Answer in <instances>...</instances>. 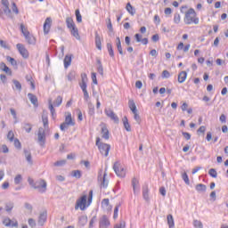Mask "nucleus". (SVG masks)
I'll use <instances>...</instances> for the list:
<instances>
[{
	"instance_id": "nucleus-12",
	"label": "nucleus",
	"mask_w": 228,
	"mask_h": 228,
	"mask_svg": "<svg viewBox=\"0 0 228 228\" xmlns=\"http://www.w3.org/2000/svg\"><path fill=\"white\" fill-rule=\"evenodd\" d=\"M132 186L134 195L140 193V182L138 181V179H136V177H134L132 179Z\"/></svg>"
},
{
	"instance_id": "nucleus-18",
	"label": "nucleus",
	"mask_w": 228,
	"mask_h": 228,
	"mask_svg": "<svg viewBox=\"0 0 228 228\" xmlns=\"http://www.w3.org/2000/svg\"><path fill=\"white\" fill-rule=\"evenodd\" d=\"M69 31L72 37H75L77 40H81V37L79 36V30L77 29V27H73L72 28H69Z\"/></svg>"
},
{
	"instance_id": "nucleus-2",
	"label": "nucleus",
	"mask_w": 228,
	"mask_h": 228,
	"mask_svg": "<svg viewBox=\"0 0 228 228\" xmlns=\"http://www.w3.org/2000/svg\"><path fill=\"white\" fill-rule=\"evenodd\" d=\"M197 17V13H195V10L191 8L185 13L184 22L185 24H199V18Z\"/></svg>"
},
{
	"instance_id": "nucleus-26",
	"label": "nucleus",
	"mask_w": 228,
	"mask_h": 228,
	"mask_svg": "<svg viewBox=\"0 0 228 228\" xmlns=\"http://www.w3.org/2000/svg\"><path fill=\"white\" fill-rule=\"evenodd\" d=\"M70 63H72V55H66L64 58V68L69 69Z\"/></svg>"
},
{
	"instance_id": "nucleus-3",
	"label": "nucleus",
	"mask_w": 228,
	"mask_h": 228,
	"mask_svg": "<svg viewBox=\"0 0 228 228\" xmlns=\"http://www.w3.org/2000/svg\"><path fill=\"white\" fill-rule=\"evenodd\" d=\"M34 190H38L39 193L47 191V183L44 179H39L35 182Z\"/></svg>"
},
{
	"instance_id": "nucleus-60",
	"label": "nucleus",
	"mask_w": 228,
	"mask_h": 228,
	"mask_svg": "<svg viewBox=\"0 0 228 228\" xmlns=\"http://www.w3.org/2000/svg\"><path fill=\"white\" fill-rule=\"evenodd\" d=\"M91 77H92V81H93V83H94V85H97V73H95V72H93L92 74H91Z\"/></svg>"
},
{
	"instance_id": "nucleus-52",
	"label": "nucleus",
	"mask_w": 228,
	"mask_h": 228,
	"mask_svg": "<svg viewBox=\"0 0 228 228\" xmlns=\"http://www.w3.org/2000/svg\"><path fill=\"white\" fill-rule=\"evenodd\" d=\"M193 225H194V227L204 228V225L202 224V222H200L199 220H194L193 221Z\"/></svg>"
},
{
	"instance_id": "nucleus-5",
	"label": "nucleus",
	"mask_w": 228,
	"mask_h": 228,
	"mask_svg": "<svg viewBox=\"0 0 228 228\" xmlns=\"http://www.w3.org/2000/svg\"><path fill=\"white\" fill-rule=\"evenodd\" d=\"M113 170L118 177H126V169L122 167L118 161L115 162L113 165Z\"/></svg>"
},
{
	"instance_id": "nucleus-48",
	"label": "nucleus",
	"mask_w": 228,
	"mask_h": 228,
	"mask_svg": "<svg viewBox=\"0 0 228 228\" xmlns=\"http://www.w3.org/2000/svg\"><path fill=\"white\" fill-rule=\"evenodd\" d=\"M114 228H126V221L120 220L119 224L114 225Z\"/></svg>"
},
{
	"instance_id": "nucleus-24",
	"label": "nucleus",
	"mask_w": 228,
	"mask_h": 228,
	"mask_svg": "<svg viewBox=\"0 0 228 228\" xmlns=\"http://www.w3.org/2000/svg\"><path fill=\"white\" fill-rule=\"evenodd\" d=\"M87 108H88V114L91 117L95 115V106H94V103H92V102H87Z\"/></svg>"
},
{
	"instance_id": "nucleus-16",
	"label": "nucleus",
	"mask_w": 228,
	"mask_h": 228,
	"mask_svg": "<svg viewBox=\"0 0 228 228\" xmlns=\"http://www.w3.org/2000/svg\"><path fill=\"white\" fill-rule=\"evenodd\" d=\"M28 97L31 104H33V106H35L36 108H38V98H37V95H35L31 93H28Z\"/></svg>"
},
{
	"instance_id": "nucleus-22",
	"label": "nucleus",
	"mask_w": 228,
	"mask_h": 228,
	"mask_svg": "<svg viewBox=\"0 0 228 228\" xmlns=\"http://www.w3.org/2000/svg\"><path fill=\"white\" fill-rule=\"evenodd\" d=\"M64 123L68 126H76V123L74 122V120H72V114H70V112H68Z\"/></svg>"
},
{
	"instance_id": "nucleus-6",
	"label": "nucleus",
	"mask_w": 228,
	"mask_h": 228,
	"mask_svg": "<svg viewBox=\"0 0 228 228\" xmlns=\"http://www.w3.org/2000/svg\"><path fill=\"white\" fill-rule=\"evenodd\" d=\"M86 195H83L78 199L75 205V209L77 211V209H81V211H85L86 209Z\"/></svg>"
},
{
	"instance_id": "nucleus-34",
	"label": "nucleus",
	"mask_w": 228,
	"mask_h": 228,
	"mask_svg": "<svg viewBox=\"0 0 228 228\" xmlns=\"http://www.w3.org/2000/svg\"><path fill=\"white\" fill-rule=\"evenodd\" d=\"M142 197L144 200H149V187L147 185L142 187Z\"/></svg>"
},
{
	"instance_id": "nucleus-33",
	"label": "nucleus",
	"mask_w": 228,
	"mask_h": 228,
	"mask_svg": "<svg viewBox=\"0 0 228 228\" xmlns=\"http://www.w3.org/2000/svg\"><path fill=\"white\" fill-rule=\"evenodd\" d=\"M126 8L128 13H130V15H134V13H136V10H134V7L131 5V3H127Z\"/></svg>"
},
{
	"instance_id": "nucleus-50",
	"label": "nucleus",
	"mask_w": 228,
	"mask_h": 228,
	"mask_svg": "<svg viewBox=\"0 0 228 228\" xmlns=\"http://www.w3.org/2000/svg\"><path fill=\"white\" fill-rule=\"evenodd\" d=\"M20 29L23 35V37H26V33H29L28 31V28L21 23L20 26Z\"/></svg>"
},
{
	"instance_id": "nucleus-43",
	"label": "nucleus",
	"mask_w": 228,
	"mask_h": 228,
	"mask_svg": "<svg viewBox=\"0 0 228 228\" xmlns=\"http://www.w3.org/2000/svg\"><path fill=\"white\" fill-rule=\"evenodd\" d=\"M6 60L9 61V63H11V65H12V67H17V61L13 59V57L7 56Z\"/></svg>"
},
{
	"instance_id": "nucleus-31",
	"label": "nucleus",
	"mask_w": 228,
	"mask_h": 228,
	"mask_svg": "<svg viewBox=\"0 0 228 228\" xmlns=\"http://www.w3.org/2000/svg\"><path fill=\"white\" fill-rule=\"evenodd\" d=\"M42 120L45 129H47V127H49V118H47V115L45 113H43Z\"/></svg>"
},
{
	"instance_id": "nucleus-27",
	"label": "nucleus",
	"mask_w": 228,
	"mask_h": 228,
	"mask_svg": "<svg viewBox=\"0 0 228 228\" xmlns=\"http://www.w3.org/2000/svg\"><path fill=\"white\" fill-rule=\"evenodd\" d=\"M0 69L6 74H9V76H12V69H10V68L8 66H6V64L4 62H1Z\"/></svg>"
},
{
	"instance_id": "nucleus-49",
	"label": "nucleus",
	"mask_w": 228,
	"mask_h": 228,
	"mask_svg": "<svg viewBox=\"0 0 228 228\" xmlns=\"http://www.w3.org/2000/svg\"><path fill=\"white\" fill-rule=\"evenodd\" d=\"M134 118L137 122V124H142V118L138 112L134 113Z\"/></svg>"
},
{
	"instance_id": "nucleus-30",
	"label": "nucleus",
	"mask_w": 228,
	"mask_h": 228,
	"mask_svg": "<svg viewBox=\"0 0 228 228\" xmlns=\"http://www.w3.org/2000/svg\"><path fill=\"white\" fill-rule=\"evenodd\" d=\"M167 225L169 228L175 227V224L174 222V216H172V214L167 215Z\"/></svg>"
},
{
	"instance_id": "nucleus-1",
	"label": "nucleus",
	"mask_w": 228,
	"mask_h": 228,
	"mask_svg": "<svg viewBox=\"0 0 228 228\" xmlns=\"http://www.w3.org/2000/svg\"><path fill=\"white\" fill-rule=\"evenodd\" d=\"M96 146H98V149L102 156H105V158H108L110 154V151L111 149V146L108 143L101 142V138L96 137Z\"/></svg>"
},
{
	"instance_id": "nucleus-20",
	"label": "nucleus",
	"mask_w": 228,
	"mask_h": 228,
	"mask_svg": "<svg viewBox=\"0 0 228 228\" xmlns=\"http://www.w3.org/2000/svg\"><path fill=\"white\" fill-rule=\"evenodd\" d=\"M186 77H188V73L186 71H181L178 74V83H184Z\"/></svg>"
},
{
	"instance_id": "nucleus-41",
	"label": "nucleus",
	"mask_w": 228,
	"mask_h": 228,
	"mask_svg": "<svg viewBox=\"0 0 228 228\" xmlns=\"http://www.w3.org/2000/svg\"><path fill=\"white\" fill-rule=\"evenodd\" d=\"M12 83H13L15 88L18 90V92H21V90H22V85L20 84V82H19V80L13 79V80H12Z\"/></svg>"
},
{
	"instance_id": "nucleus-36",
	"label": "nucleus",
	"mask_w": 228,
	"mask_h": 228,
	"mask_svg": "<svg viewBox=\"0 0 228 228\" xmlns=\"http://www.w3.org/2000/svg\"><path fill=\"white\" fill-rule=\"evenodd\" d=\"M14 206L15 205L12 201L5 203L6 213H12V210L13 209Z\"/></svg>"
},
{
	"instance_id": "nucleus-8",
	"label": "nucleus",
	"mask_w": 228,
	"mask_h": 228,
	"mask_svg": "<svg viewBox=\"0 0 228 228\" xmlns=\"http://www.w3.org/2000/svg\"><path fill=\"white\" fill-rule=\"evenodd\" d=\"M105 115H107V117H109V118L110 120H113L116 124H118V116H117V114H115V112L111 109H106Z\"/></svg>"
},
{
	"instance_id": "nucleus-54",
	"label": "nucleus",
	"mask_w": 228,
	"mask_h": 228,
	"mask_svg": "<svg viewBox=\"0 0 228 228\" xmlns=\"http://www.w3.org/2000/svg\"><path fill=\"white\" fill-rule=\"evenodd\" d=\"M28 225L31 228L37 227V221H35V219H33V218H29L28 219Z\"/></svg>"
},
{
	"instance_id": "nucleus-62",
	"label": "nucleus",
	"mask_w": 228,
	"mask_h": 228,
	"mask_svg": "<svg viewBox=\"0 0 228 228\" xmlns=\"http://www.w3.org/2000/svg\"><path fill=\"white\" fill-rule=\"evenodd\" d=\"M107 28L110 31H113V24H111V19H108V24H107Z\"/></svg>"
},
{
	"instance_id": "nucleus-13",
	"label": "nucleus",
	"mask_w": 228,
	"mask_h": 228,
	"mask_svg": "<svg viewBox=\"0 0 228 228\" xmlns=\"http://www.w3.org/2000/svg\"><path fill=\"white\" fill-rule=\"evenodd\" d=\"M53 22V20L51 17H48L45 19L44 23V33L45 35H47L49 33V30L51 29V24Z\"/></svg>"
},
{
	"instance_id": "nucleus-4",
	"label": "nucleus",
	"mask_w": 228,
	"mask_h": 228,
	"mask_svg": "<svg viewBox=\"0 0 228 228\" xmlns=\"http://www.w3.org/2000/svg\"><path fill=\"white\" fill-rule=\"evenodd\" d=\"M45 129L44 127H39L37 132V142L39 143L40 147H45Z\"/></svg>"
},
{
	"instance_id": "nucleus-7",
	"label": "nucleus",
	"mask_w": 228,
	"mask_h": 228,
	"mask_svg": "<svg viewBox=\"0 0 228 228\" xmlns=\"http://www.w3.org/2000/svg\"><path fill=\"white\" fill-rule=\"evenodd\" d=\"M16 47L22 58H24L25 60H27V58H29V52H28V49H26V47L23 46L22 44H17Z\"/></svg>"
},
{
	"instance_id": "nucleus-42",
	"label": "nucleus",
	"mask_w": 228,
	"mask_h": 228,
	"mask_svg": "<svg viewBox=\"0 0 228 228\" xmlns=\"http://www.w3.org/2000/svg\"><path fill=\"white\" fill-rule=\"evenodd\" d=\"M72 177H76V179H81V170H74L71 174Z\"/></svg>"
},
{
	"instance_id": "nucleus-25",
	"label": "nucleus",
	"mask_w": 228,
	"mask_h": 228,
	"mask_svg": "<svg viewBox=\"0 0 228 228\" xmlns=\"http://www.w3.org/2000/svg\"><path fill=\"white\" fill-rule=\"evenodd\" d=\"M128 107L131 110L132 113L138 112V110L136 109V103H134V100L128 101Z\"/></svg>"
},
{
	"instance_id": "nucleus-35",
	"label": "nucleus",
	"mask_w": 228,
	"mask_h": 228,
	"mask_svg": "<svg viewBox=\"0 0 228 228\" xmlns=\"http://www.w3.org/2000/svg\"><path fill=\"white\" fill-rule=\"evenodd\" d=\"M107 49L110 58H115V52H113V45L111 43L107 44Z\"/></svg>"
},
{
	"instance_id": "nucleus-32",
	"label": "nucleus",
	"mask_w": 228,
	"mask_h": 228,
	"mask_svg": "<svg viewBox=\"0 0 228 228\" xmlns=\"http://www.w3.org/2000/svg\"><path fill=\"white\" fill-rule=\"evenodd\" d=\"M196 190L202 193L208 190V187L204 183H199L196 185Z\"/></svg>"
},
{
	"instance_id": "nucleus-63",
	"label": "nucleus",
	"mask_w": 228,
	"mask_h": 228,
	"mask_svg": "<svg viewBox=\"0 0 228 228\" xmlns=\"http://www.w3.org/2000/svg\"><path fill=\"white\" fill-rule=\"evenodd\" d=\"M81 79H82L81 83H86L88 81V77L86 76V73L81 74Z\"/></svg>"
},
{
	"instance_id": "nucleus-46",
	"label": "nucleus",
	"mask_w": 228,
	"mask_h": 228,
	"mask_svg": "<svg viewBox=\"0 0 228 228\" xmlns=\"http://www.w3.org/2000/svg\"><path fill=\"white\" fill-rule=\"evenodd\" d=\"M53 165H54V167H63V166L67 165V160H65V159L58 160Z\"/></svg>"
},
{
	"instance_id": "nucleus-61",
	"label": "nucleus",
	"mask_w": 228,
	"mask_h": 228,
	"mask_svg": "<svg viewBox=\"0 0 228 228\" xmlns=\"http://www.w3.org/2000/svg\"><path fill=\"white\" fill-rule=\"evenodd\" d=\"M162 77L166 78V79H168V77H170V72L168 70L165 69L162 72Z\"/></svg>"
},
{
	"instance_id": "nucleus-39",
	"label": "nucleus",
	"mask_w": 228,
	"mask_h": 228,
	"mask_svg": "<svg viewBox=\"0 0 228 228\" xmlns=\"http://www.w3.org/2000/svg\"><path fill=\"white\" fill-rule=\"evenodd\" d=\"M23 129L26 131V133H31V130L33 129V125L29 123H23Z\"/></svg>"
},
{
	"instance_id": "nucleus-51",
	"label": "nucleus",
	"mask_w": 228,
	"mask_h": 228,
	"mask_svg": "<svg viewBox=\"0 0 228 228\" xmlns=\"http://www.w3.org/2000/svg\"><path fill=\"white\" fill-rule=\"evenodd\" d=\"M174 22L175 24H179V22H181V15L179 13H175Z\"/></svg>"
},
{
	"instance_id": "nucleus-17",
	"label": "nucleus",
	"mask_w": 228,
	"mask_h": 228,
	"mask_svg": "<svg viewBox=\"0 0 228 228\" xmlns=\"http://www.w3.org/2000/svg\"><path fill=\"white\" fill-rule=\"evenodd\" d=\"M106 175H108V174L104 173L103 176L101 177V175L98 176V181H102L101 182V188H108V180L106 179Z\"/></svg>"
},
{
	"instance_id": "nucleus-23",
	"label": "nucleus",
	"mask_w": 228,
	"mask_h": 228,
	"mask_svg": "<svg viewBox=\"0 0 228 228\" xmlns=\"http://www.w3.org/2000/svg\"><path fill=\"white\" fill-rule=\"evenodd\" d=\"M3 12L8 19H13V15L12 14V10L10 9V5L4 6L3 8Z\"/></svg>"
},
{
	"instance_id": "nucleus-40",
	"label": "nucleus",
	"mask_w": 228,
	"mask_h": 228,
	"mask_svg": "<svg viewBox=\"0 0 228 228\" xmlns=\"http://www.w3.org/2000/svg\"><path fill=\"white\" fill-rule=\"evenodd\" d=\"M61 102H63V97L58 96L53 102V106L55 107L61 106Z\"/></svg>"
},
{
	"instance_id": "nucleus-11",
	"label": "nucleus",
	"mask_w": 228,
	"mask_h": 228,
	"mask_svg": "<svg viewBox=\"0 0 228 228\" xmlns=\"http://www.w3.org/2000/svg\"><path fill=\"white\" fill-rule=\"evenodd\" d=\"M3 224L5 227H19V222H17V220H15V222H12L10 217H5L3 220Z\"/></svg>"
},
{
	"instance_id": "nucleus-44",
	"label": "nucleus",
	"mask_w": 228,
	"mask_h": 228,
	"mask_svg": "<svg viewBox=\"0 0 228 228\" xmlns=\"http://www.w3.org/2000/svg\"><path fill=\"white\" fill-rule=\"evenodd\" d=\"M182 179H183V181H184L185 184L190 185V178L188 177V174H186V172H184L182 175Z\"/></svg>"
},
{
	"instance_id": "nucleus-14",
	"label": "nucleus",
	"mask_w": 228,
	"mask_h": 228,
	"mask_svg": "<svg viewBox=\"0 0 228 228\" xmlns=\"http://www.w3.org/2000/svg\"><path fill=\"white\" fill-rule=\"evenodd\" d=\"M25 40L29 45H35V44H37V39L29 32L25 34Z\"/></svg>"
},
{
	"instance_id": "nucleus-59",
	"label": "nucleus",
	"mask_w": 228,
	"mask_h": 228,
	"mask_svg": "<svg viewBox=\"0 0 228 228\" xmlns=\"http://www.w3.org/2000/svg\"><path fill=\"white\" fill-rule=\"evenodd\" d=\"M1 151L4 154H8V152H10V150L8 149V146H6V144L2 145L1 147Z\"/></svg>"
},
{
	"instance_id": "nucleus-21",
	"label": "nucleus",
	"mask_w": 228,
	"mask_h": 228,
	"mask_svg": "<svg viewBox=\"0 0 228 228\" xmlns=\"http://www.w3.org/2000/svg\"><path fill=\"white\" fill-rule=\"evenodd\" d=\"M66 24H67L68 29H72L73 28L76 27V23L74 22V20L71 17L66 18Z\"/></svg>"
},
{
	"instance_id": "nucleus-57",
	"label": "nucleus",
	"mask_w": 228,
	"mask_h": 228,
	"mask_svg": "<svg viewBox=\"0 0 228 228\" xmlns=\"http://www.w3.org/2000/svg\"><path fill=\"white\" fill-rule=\"evenodd\" d=\"M14 147L19 150L22 149V144L19 139H14Z\"/></svg>"
},
{
	"instance_id": "nucleus-10",
	"label": "nucleus",
	"mask_w": 228,
	"mask_h": 228,
	"mask_svg": "<svg viewBox=\"0 0 228 228\" xmlns=\"http://www.w3.org/2000/svg\"><path fill=\"white\" fill-rule=\"evenodd\" d=\"M47 222V210H45L39 214L37 224L41 227Z\"/></svg>"
},
{
	"instance_id": "nucleus-19",
	"label": "nucleus",
	"mask_w": 228,
	"mask_h": 228,
	"mask_svg": "<svg viewBox=\"0 0 228 228\" xmlns=\"http://www.w3.org/2000/svg\"><path fill=\"white\" fill-rule=\"evenodd\" d=\"M95 45L99 51L102 50V44L101 43V36L98 32H95Z\"/></svg>"
},
{
	"instance_id": "nucleus-53",
	"label": "nucleus",
	"mask_w": 228,
	"mask_h": 228,
	"mask_svg": "<svg viewBox=\"0 0 228 228\" xmlns=\"http://www.w3.org/2000/svg\"><path fill=\"white\" fill-rule=\"evenodd\" d=\"M0 46L3 47V49H10V45L6 41L0 40Z\"/></svg>"
},
{
	"instance_id": "nucleus-45",
	"label": "nucleus",
	"mask_w": 228,
	"mask_h": 228,
	"mask_svg": "<svg viewBox=\"0 0 228 228\" xmlns=\"http://www.w3.org/2000/svg\"><path fill=\"white\" fill-rule=\"evenodd\" d=\"M208 175H209L211 177H214V178H216V177L218 176V173H216V169H215V168L209 169Z\"/></svg>"
},
{
	"instance_id": "nucleus-28",
	"label": "nucleus",
	"mask_w": 228,
	"mask_h": 228,
	"mask_svg": "<svg viewBox=\"0 0 228 228\" xmlns=\"http://www.w3.org/2000/svg\"><path fill=\"white\" fill-rule=\"evenodd\" d=\"M123 124L126 131H127L128 133H131V125L129 124V120L126 116L123 118Z\"/></svg>"
},
{
	"instance_id": "nucleus-37",
	"label": "nucleus",
	"mask_w": 228,
	"mask_h": 228,
	"mask_svg": "<svg viewBox=\"0 0 228 228\" xmlns=\"http://www.w3.org/2000/svg\"><path fill=\"white\" fill-rule=\"evenodd\" d=\"M102 207L111 210V206H110V199H103L102 201Z\"/></svg>"
},
{
	"instance_id": "nucleus-58",
	"label": "nucleus",
	"mask_w": 228,
	"mask_h": 228,
	"mask_svg": "<svg viewBox=\"0 0 228 228\" xmlns=\"http://www.w3.org/2000/svg\"><path fill=\"white\" fill-rule=\"evenodd\" d=\"M95 222H97V216H94L89 222V228H94V224H95Z\"/></svg>"
},
{
	"instance_id": "nucleus-15",
	"label": "nucleus",
	"mask_w": 228,
	"mask_h": 228,
	"mask_svg": "<svg viewBox=\"0 0 228 228\" xmlns=\"http://www.w3.org/2000/svg\"><path fill=\"white\" fill-rule=\"evenodd\" d=\"M101 134L103 140H108L110 138V130H108V127L106 126V125H103L102 126Z\"/></svg>"
},
{
	"instance_id": "nucleus-55",
	"label": "nucleus",
	"mask_w": 228,
	"mask_h": 228,
	"mask_svg": "<svg viewBox=\"0 0 228 228\" xmlns=\"http://www.w3.org/2000/svg\"><path fill=\"white\" fill-rule=\"evenodd\" d=\"M7 138L10 142H13V139L15 138V134H13V131H9L7 134Z\"/></svg>"
},
{
	"instance_id": "nucleus-47",
	"label": "nucleus",
	"mask_w": 228,
	"mask_h": 228,
	"mask_svg": "<svg viewBox=\"0 0 228 228\" xmlns=\"http://www.w3.org/2000/svg\"><path fill=\"white\" fill-rule=\"evenodd\" d=\"M21 182H22V175H17L14 178V184H20Z\"/></svg>"
},
{
	"instance_id": "nucleus-29",
	"label": "nucleus",
	"mask_w": 228,
	"mask_h": 228,
	"mask_svg": "<svg viewBox=\"0 0 228 228\" xmlns=\"http://www.w3.org/2000/svg\"><path fill=\"white\" fill-rule=\"evenodd\" d=\"M87 222H88V217L86 216H81L78 218V224H79V225H81V227H85V225H86Z\"/></svg>"
},
{
	"instance_id": "nucleus-64",
	"label": "nucleus",
	"mask_w": 228,
	"mask_h": 228,
	"mask_svg": "<svg viewBox=\"0 0 228 228\" xmlns=\"http://www.w3.org/2000/svg\"><path fill=\"white\" fill-rule=\"evenodd\" d=\"M76 78V76L74 75V72H70L68 74V81H74Z\"/></svg>"
},
{
	"instance_id": "nucleus-9",
	"label": "nucleus",
	"mask_w": 228,
	"mask_h": 228,
	"mask_svg": "<svg viewBox=\"0 0 228 228\" xmlns=\"http://www.w3.org/2000/svg\"><path fill=\"white\" fill-rule=\"evenodd\" d=\"M110 218H108V216L104 215L102 216L99 220V227L100 228H108L110 227Z\"/></svg>"
},
{
	"instance_id": "nucleus-38",
	"label": "nucleus",
	"mask_w": 228,
	"mask_h": 228,
	"mask_svg": "<svg viewBox=\"0 0 228 228\" xmlns=\"http://www.w3.org/2000/svg\"><path fill=\"white\" fill-rule=\"evenodd\" d=\"M75 15H76L77 22L78 23L83 22V16H81V12H79V9H77L75 11Z\"/></svg>"
},
{
	"instance_id": "nucleus-56",
	"label": "nucleus",
	"mask_w": 228,
	"mask_h": 228,
	"mask_svg": "<svg viewBox=\"0 0 228 228\" xmlns=\"http://www.w3.org/2000/svg\"><path fill=\"white\" fill-rule=\"evenodd\" d=\"M12 12L15 13V15H19V8L17 7V4L15 2H12Z\"/></svg>"
}]
</instances>
